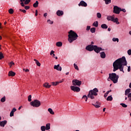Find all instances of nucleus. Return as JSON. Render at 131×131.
Segmentation results:
<instances>
[{"instance_id":"nucleus-1","label":"nucleus","mask_w":131,"mask_h":131,"mask_svg":"<svg viewBox=\"0 0 131 131\" xmlns=\"http://www.w3.org/2000/svg\"><path fill=\"white\" fill-rule=\"evenodd\" d=\"M123 65H127V62L126 61V59H125V57L124 56H123L122 58L117 59L113 63V66L114 68V72H115V71L119 69L120 71L124 73V71H123Z\"/></svg>"},{"instance_id":"nucleus-2","label":"nucleus","mask_w":131,"mask_h":131,"mask_svg":"<svg viewBox=\"0 0 131 131\" xmlns=\"http://www.w3.org/2000/svg\"><path fill=\"white\" fill-rule=\"evenodd\" d=\"M99 93V90L97 88H94L93 90H90L89 91L88 96L85 95H83L82 99H84L85 102L88 101V98H90L92 100H94V99H95V96H98V93Z\"/></svg>"},{"instance_id":"nucleus-3","label":"nucleus","mask_w":131,"mask_h":131,"mask_svg":"<svg viewBox=\"0 0 131 131\" xmlns=\"http://www.w3.org/2000/svg\"><path fill=\"white\" fill-rule=\"evenodd\" d=\"M68 33V40L70 43L74 40H76V39L78 37L77 34L72 30H70Z\"/></svg>"},{"instance_id":"nucleus-4","label":"nucleus","mask_w":131,"mask_h":131,"mask_svg":"<svg viewBox=\"0 0 131 131\" xmlns=\"http://www.w3.org/2000/svg\"><path fill=\"white\" fill-rule=\"evenodd\" d=\"M109 78L114 82V83H117L119 76L116 75L115 73L109 74Z\"/></svg>"},{"instance_id":"nucleus-5","label":"nucleus","mask_w":131,"mask_h":131,"mask_svg":"<svg viewBox=\"0 0 131 131\" xmlns=\"http://www.w3.org/2000/svg\"><path fill=\"white\" fill-rule=\"evenodd\" d=\"M107 20L108 21H112L113 22H114V23H116V24H119V22L118 21V18L116 17L115 18V16H108L107 17Z\"/></svg>"},{"instance_id":"nucleus-6","label":"nucleus","mask_w":131,"mask_h":131,"mask_svg":"<svg viewBox=\"0 0 131 131\" xmlns=\"http://www.w3.org/2000/svg\"><path fill=\"white\" fill-rule=\"evenodd\" d=\"M31 106H33V107H36L37 108L38 107H39L40 106L41 103L40 101L37 99H35L34 101L30 102Z\"/></svg>"},{"instance_id":"nucleus-7","label":"nucleus","mask_w":131,"mask_h":131,"mask_svg":"<svg viewBox=\"0 0 131 131\" xmlns=\"http://www.w3.org/2000/svg\"><path fill=\"white\" fill-rule=\"evenodd\" d=\"M120 11H121V8L118 7L117 6H115L114 7L113 13L117 14H119L120 13Z\"/></svg>"},{"instance_id":"nucleus-8","label":"nucleus","mask_w":131,"mask_h":131,"mask_svg":"<svg viewBox=\"0 0 131 131\" xmlns=\"http://www.w3.org/2000/svg\"><path fill=\"white\" fill-rule=\"evenodd\" d=\"M93 51L95 52V53H97V54H99L100 53V51H104V49H102L101 47H98L97 46L94 45V48Z\"/></svg>"},{"instance_id":"nucleus-9","label":"nucleus","mask_w":131,"mask_h":131,"mask_svg":"<svg viewBox=\"0 0 131 131\" xmlns=\"http://www.w3.org/2000/svg\"><path fill=\"white\" fill-rule=\"evenodd\" d=\"M73 85H78V86H79L81 85V81H79L77 79H75L72 81Z\"/></svg>"},{"instance_id":"nucleus-10","label":"nucleus","mask_w":131,"mask_h":131,"mask_svg":"<svg viewBox=\"0 0 131 131\" xmlns=\"http://www.w3.org/2000/svg\"><path fill=\"white\" fill-rule=\"evenodd\" d=\"M70 88L72 91H73V92H76L77 93H78V92H80V88H79V87L75 86H71Z\"/></svg>"},{"instance_id":"nucleus-11","label":"nucleus","mask_w":131,"mask_h":131,"mask_svg":"<svg viewBox=\"0 0 131 131\" xmlns=\"http://www.w3.org/2000/svg\"><path fill=\"white\" fill-rule=\"evenodd\" d=\"M94 47L95 45H88L86 47L85 50L89 52H92V51H94Z\"/></svg>"},{"instance_id":"nucleus-12","label":"nucleus","mask_w":131,"mask_h":131,"mask_svg":"<svg viewBox=\"0 0 131 131\" xmlns=\"http://www.w3.org/2000/svg\"><path fill=\"white\" fill-rule=\"evenodd\" d=\"M79 7H88V4L85 3V2L83 1H81L79 4H78Z\"/></svg>"},{"instance_id":"nucleus-13","label":"nucleus","mask_w":131,"mask_h":131,"mask_svg":"<svg viewBox=\"0 0 131 131\" xmlns=\"http://www.w3.org/2000/svg\"><path fill=\"white\" fill-rule=\"evenodd\" d=\"M54 69H56L58 71H62V67L60 66V64L55 65L54 66Z\"/></svg>"},{"instance_id":"nucleus-14","label":"nucleus","mask_w":131,"mask_h":131,"mask_svg":"<svg viewBox=\"0 0 131 131\" xmlns=\"http://www.w3.org/2000/svg\"><path fill=\"white\" fill-rule=\"evenodd\" d=\"M92 105L95 107V108H100L101 107V103L99 102H96V103H92Z\"/></svg>"},{"instance_id":"nucleus-15","label":"nucleus","mask_w":131,"mask_h":131,"mask_svg":"<svg viewBox=\"0 0 131 131\" xmlns=\"http://www.w3.org/2000/svg\"><path fill=\"white\" fill-rule=\"evenodd\" d=\"M56 15L59 16H63V15H64V12H63V11L58 10L56 12Z\"/></svg>"},{"instance_id":"nucleus-16","label":"nucleus","mask_w":131,"mask_h":131,"mask_svg":"<svg viewBox=\"0 0 131 131\" xmlns=\"http://www.w3.org/2000/svg\"><path fill=\"white\" fill-rule=\"evenodd\" d=\"M7 120H4L3 121H0V126H2L3 127H5V125L7 124Z\"/></svg>"},{"instance_id":"nucleus-17","label":"nucleus","mask_w":131,"mask_h":131,"mask_svg":"<svg viewBox=\"0 0 131 131\" xmlns=\"http://www.w3.org/2000/svg\"><path fill=\"white\" fill-rule=\"evenodd\" d=\"M16 75V73L13 72V71H10L8 73V76H15Z\"/></svg>"},{"instance_id":"nucleus-18","label":"nucleus","mask_w":131,"mask_h":131,"mask_svg":"<svg viewBox=\"0 0 131 131\" xmlns=\"http://www.w3.org/2000/svg\"><path fill=\"white\" fill-rule=\"evenodd\" d=\"M100 57L102 59H105V58H106V54H105L104 52H102L100 53Z\"/></svg>"},{"instance_id":"nucleus-19","label":"nucleus","mask_w":131,"mask_h":131,"mask_svg":"<svg viewBox=\"0 0 131 131\" xmlns=\"http://www.w3.org/2000/svg\"><path fill=\"white\" fill-rule=\"evenodd\" d=\"M43 87L47 89H50L51 88V85H49V83L46 82L43 84Z\"/></svg>"},{"instance_id":"nucleus-20","label":"nucleus","mask_w":131,"mask_h":131,"mask_svg":"<svg viewBox=\"0 0 131 131\" xmlns=\"http://www.w3.org/2000/svg\"><path fill=\"white\" fill-rule=\"evenodd\" d=\"M101 27L102 28V29H107V28H108V26L105 24H103L101 25Z\"/></svg>"},{"instance_id":"nucleus-21","label":"nucleus","mask_w":131,"mask_h":131,"mask_svg":"<svg viewBox=\"0 0 131 131\" xmlns=\"http://www.w3.org/2000/svg\"><path fill=\"white\" fill-rule=\"evenodd\" d=\"M48 111L50 113V114H52V115H54V114H55V113L54 112V111H53V110L51 108H48Z\"/></svg>"},{"instance_id":"nucleus-22","label":"nucleus","mask_w":131,"mask_h":131,"mask_svg":"<svg viewBox=\"0 0 131 131\" xmlns=\"http://www.w3.org/2000/svg\"><path fill=\"white\" fill-rule=\"evenodd\" d=\"M129 93H130V89L126 90L125 91V95L127 96V94H129Z\"/></svg>"},{"instance_id":"nucleus-23","label":"nucleus","mask_w":131,"mask_h":131,"mask_svg":"<svg viewBox=\"0 0 131 131\" xmlns=\"http://www.w3.org/2000/svg\"><path fill=\"white\" fill-rule=\"evenodd\" d=\"M46 128V130H49V129H50V128H51V124H50V123L47 124Z\"/></svg>"},{"instance_id":"nucleus-24","label":"nucleus","mask_w":131,"mask_h":131,"mask_svg":"<svg viewBox=\"0 0 131 131\" xmlns=\"http://www.w3.org/2000/svg\"><path fill=\"white\" fill-rule=\"evenodd\" d=\"M56 45L57 47H62V42H61V41L57 42Z\"/></svg>"},{"instance_id":"nucleus-25","label":"nucleus","mask_w":131,"mask_h":131,"mask_svg":"<svg viewBox=\"0 0 131 131\" xmlns=\"http://www.w3.org/2000/svg\"><path fill=\"white\" fill-rule=\"evenodd\" d=\"M38 1H36V2L33 4L34 8H37L38 7Z\"/></svg>"},{"instance_id":"nucleus-26","label":"nucleus","mask_w":131,"mask_h":131,"mask_svg":"<svg viewBox=\"0 0 131 131\" xmlns=\"http://www.w3.org/2000/svg\"><path fill=\"white\" fill-rule=\"evenodd\" d=\"M93 25L95 26V27H98V26H99V23L98 21H96L93 23Z\"/></svg>"},{"instance_id":"nucleus-27","label":"nucleus","mask_w":131,"mask_h":131,"mask_svg":"<svg viewBox=\"0 0 131 131\" xmlns=\"http://www.w3.org/2000/svg\"><path fill=\"white\" fill-rule=\"evenodd\" d=\"M90 31L92 33H95L96 32V28H92L90 29Z\"/></svg>"},{"instance_id":"nucleus-28","label":"nucleus","mask_w":131,"mask_h":131,"mask_svg":"<svg viewBox=\"0 0 131 131\" xmlns=\"http://www.w3.org/2000/svg\"><path fill=\"white\" fill-rule=\"evenodd\" d=\"M106 100L107 101H112V100H113V98L112 97V96L111 95L107 97Z\"/></svg>"},{"instance_id":"nucleus-29","label":"nucleus","mask_w":131,"mask_h":131,"mask_svg":"<svg viewBox=\"0 0 131 131\" xmlns=\"http://www.w3.org/2000/svg\"><path fill=\"white\" fill-rule=\"evenodd\" d=\"M105 1V5H109L111 3V0H103Z\"/></svg>"},{"instance_id":"nucleus-30","label":"nucleus","mask_w":131,"mask_h":131,"mask_svg":"<svg viewBox=\"0 0 131 131\" xmlns=\"http://www.w3.org/2000/svg\"><path fill=\"white\" fill-rule=\"evenodd\" d=\"M14 65H15V63L13 62V61L9 63V66H10V68H12V67L14 66Z\"/></svg>"},{"instance_id":"nucleus-31","label":"nucleus","mask_w":131,"mask_h":131,"mask_svg":"<svg viewBox=\"0 0 131 131\" xmlns=\"http://www.w3.org/2000/svg\"><path fill=\"white\" fill-rule=\"evenodd\" d=\"M1 101L2 103H4V102H6V97L4 96V97H3L2 98H1Z\"/></svg>"},{"instance_id":"nucleus-32","label":"nucleus","mask_w":131,"mask_h":131,"mask_svg":"<svg viewBox=\"0 0 131 131\" xmlns=\"http://www.w3.org/2000/svg\"><path fill=\"white\" fill-rule=\"evenodd\" d=\"M30 2H31V1L30 0H26L25 1V3L24 4V5H28V4L30 3Z\"/></svg>"},{"instance_id":"nucleus-33","label":"nucleus","mask_w":131,"mask_h":131,"mask_svg":"<svg viewBox=\"0 0 131 131\" xmlns=\"http://www.w3.org/2000/svg\"><path fill=\"white\" fill-rule=\"evenodd\" d=\"M120 105H121L122 106V107H123L124 108H126V107H127V105H126L123 103H120Z\"/></svg>"},{"instance_id":"nucleus-34","label":"nucleus","mask_w":131,"mask_h":131,"mask_svg":"<svg viewBox=\"0 0 131 131\" xmlns=\"http://www.w3.org/2000/svg\"><path fill=\"white\" fill-rule=\"evenodd\" d=\"M52 85H54V86L58 85V84H59V82H52Z\"/></svg>"},{"instance_id":"nucleus-35","label":"nucleus","mask_w":131,"mask_h":131,"mask_svg":"<svg viewBox=\"0 0 131 131\" xmlns=\"http://www.w3.org/2000/svg\"><path fill=\"white\" fill-rule=\"evenodd\" d=\"M97 18H101L102 17V14H101V13L100 12H98L97 13Z\"/></svg>"},{"instance_id":"nucleus-36","label":"nucleus","mask_w":131,"mask_h":131,"mask_svg":"<svg viewBox=\"0 0 131 131\" xmlns=\"http://www.w3.org/2000/svg\"><path fill=\"white\" fill-rule=\"evenodd\" d=\"M4 54H3V53L0 52V60L4 59Z\"/></svg>"},{"instance_id":"nucleus-37","label":"nucleus","mask_w":131,"mask_h":131,"mask_svg":"<svg viewBox=\"0 0 131 131\" xmlns=\"http://www.w3.org/2000/svg\"><path fill=\"white\" fill-rule=\"evenodd\" d=\"M26 0H20L21 2V7H25V5H24V3H23V2H25Z\"/></svg>"},{"instance_id":"nucleus-38","label":"nucleus","mask_w":131,"mask_h":131,"mask_svg":"<svg viewBox=\"0 0 131 131\" xmlns=\"http://www.w3.org/2000/svg\"><path fill=\"white\" fill-rule=\"evenodd\" d=\"M9 14H13L14 13V10L13 9L11 8L9 10Z\"/></svg>"},{"instance_id":"nucleus-39","label":"nucleus","mask_w":131,"mask_h":131,"mask_svg":"<svg viewBox=\"0 0 131 131\" xmlns=\"http://www.w3.org/2000/svg\"><path fill=\"white\" fill-rule=\"evenodd\" d=\"M31 97H32L31 95H29V96L28 97V101L29 102H31V101H32Z\"/></svg>"},{"instance_id":"nucleus-40","label":"nucleus","mask_w":131,"mask_h":131,"mask_svg":"<svg viewBox=\"0 0 131 131\" xmlns=\"http://www.w3.org/2000/svg\"><path fill=\"white\" fill-rule=\"evenodd\" d=\"M46 128L45 126H41V131H46Z\"/></svg>"},{"instance_id":"nucleus-41","label":"nucleus","mask_w":131,"mask_h":131,"mask_svg":"<svg viewBox=\"0 0 131 131\" xmlns=\"http://www.w3.org/2000/svg\"><path fill=\"white\" fill-rule=\"evenodd\" d=\"M113 41H117V42H118L119 41V39L117 38H113Z\"/></svg>"},{"instance_id":"nucleus-42","label":"nucleus","mask_w":131,"mask_h":131,"mask_svg":"<svg viewBox=\"0 0 131 131\" xmlns=\"http://www.w3.org/2000/svg\"><path fill=\"white\" fill-rule=\"evenodd\" d=\"M74 67L76 70H79V69L78 68V67L77 66V65H76V64H74Z\"/></svg>"},{"instance_id":"nucleus-43","label":"nucleus","mask_w":131,"mask_h":131,"mask_svg":"<svg viewBox=\"0 0 131 131\" xmlns=\"http://www.w3.org/2000/svg\"><path fill=\"white\" fill-rule=\"evenodd\" d=\"M47 22H48V23H49V24H53V23H54V21L51 20V19H48L47 20Z\"/></svg>"},{"instance_id":"nucleus-44","label":"nucleus","mask_w":131,"mask_h":131,"mask_svg":"<svg viewBox=\"0 0 131 131\" xmlns=\"http://www.w3.org/2000/svg\"><path fill=\"white\" fill-rule=\"evenodd\" d=\"M19 11L23 12V13H24L25 14L26 13V10L25 9H19Z\"/></svg>"},{"instance_id":"nucleus-45","label":"nucleus","mask_w":131,"mask_h":131,"mask_svg":"<svg viewBox=\"0 0 131 131\" xmlns=\"http://www.w3.org/2000/svg\"><path fill=\"white\" fill-rule=\"evenodd\" d=\"M127 54H128V55H129V56H130V55H131V50L130 49H129L127 51Z\"/></svg>"},{"instance_id":"nucleus-46","label":"nucleus","mask_w":131,"mask_h":131,"mask_svg":"<svg viewBox=\"0 0 131 131\" xmlns=\"http://www.w3.org/2000/svg\"><path fill=\"white\" fill-rule=\"evenodd\" d=\"M128 98L129 101H131V93H129V94L128 95Z\"/></svg>"},{"instance_id":"nucleus-47","label":"nucleus","mask_w":131,"mask_h":131,"mask_svg":"<svg viewBox=\"0 0 131 131\" xmlns=\"http://www.w3.org/2000/svg\"><path fill=\"white\" fill-rule=\"evenodd\" d=\"M25 10H29L30 9V6H24Z\"/></svg>"},{"instance_id":"nucleus-48","label":"nucleus","mask_w":131,"mask_h":131,"mask_svg":"<svg viewBox=\"0 0 131 131\" xmlns=\"http://www.w3.org/2000/svg\"><path fill=\"white\" fill-rule=\"evenodd\" d=\"M16 111H17V109H16V108H13L11 111V112H12L13 113L16 112Z\"/></svg>"},{"instance_id":"nucleus-49","label":"nucleus","mask_w":131,"mask_h":131,"mask_svg":"<svg viewBox=\"0 0 131 131\" xmlns=\"http://www.w3.org/2000/svg\"><path fill=\"white\" fill-rule=\"evenodd\" d=\"M120 12H123L124 13H125V12H126V10H125V9H121V8Z\"/></svg>"},{"instance_id":"nucleus-50","label":"nucleus","mask_w":131,"mask_h":131,"mask_svg":"<svg viewBox=\"0 0 131 131\" xmlns=\"http://www.w3.org/2000/svg\"><path fill=\"white\" fill-rule=\"evenodd\" d=\"M108 94H109V92H106V93L104 95V98H107V96H108Z\"/></svg>"},{"instance_id":"nucleus-51","label":"nucleus","mask_w":131,"mask_h":131,"mask_svg":"<svg viewBox=\"0 0 131 131\" xmlns=\"http://www.w3.org/2000/svg\"><path fill=\"white\" fill-rule=\"evenodd\" d=\"M36 65H37V66H40V65H41V64L40 63V62H39V61H37L36 62Z\"/></svg>"},{"instance_id":"nucleus-52","label":"nucleus","mask_w":131,"mask_h":131,"mask_svg":"<svg viewBox=\"0 0 131 131\" xmlns=\"http://www.w3.org/2000/svg\"><path fill=\"white\" fill-rule=\"evenodd\" d=\"M10 117H12V116H14V113H13L12 112H11L10 114Z\"/></svg>"},{"instance_id":"nucleus-53","label":"nucleus","mask_w":131,"mask_h":131,"mask_svg":"<svg viewBox=\"0 0 131 131\" xmlns=\"http://www.w3.org/2000/svg\"><path fill=\"white\" fill-rule=\"evenodd\" d=\"M23 70H24V71H25V72H29V70L28 69H24Z\"/></svg>"},{"instance_id":"nucleus-54","label":"nucleus","mask_w":131,"mask_h":131,"mask_svg":"<svg viewBox=\"0 0 131 131\" xmlns=\"http://www.w3.org/2000/svg\"><path fill=\"white\" fill-rule=\"evenodd\" d=\"M90 29H91V26H87V27H86L87 31H89V30H90Z\"/></svg>"},{"instance_id":"nucleus-55","label":"nucleus","mask_w":131,"mask_h":131,"mask_svg":"<svg viewBox=\"0 0 131 131\" xmlns=\"http://www.w3.org/2000/svg\"><path fill=\"white\" fill-rule=\"evenodd\" d=\"M54 53H55V51L52 50L50 52L51 56H52V55H54Z\"/></svg>"},{"instance_id":"nucleus-56","label":"nucleus","mask_w":131,"mask_h":131,"mask_svg":"<svg viewBox=\"0 0 131 131\" xmlns=\"http://www.w3.org/2000/svg\"><path fill=\"white\" fill-rule=\"evenodd\" d=\"M127 71H128V72H129L130 71V66L128 67Z\"/></svg>"},{"instance_id":"nucleus-57","label":"nucleus","mask_w":131,"mask_h":131,"mask_svg":"<svg viewBox=\"0 0 131 131\" xmlns=\"http://www.w3.org/2000/svg\"><path fill=\"white\" fill-rule=\"evenodd\" d=\"M47 16H48V13H46L43 14V17H46Z\"/></svg>"},{"instance_id":"nucleus-58","label":"nucleus","mask_w":131,"mask_h":131,"mask_svg":"<svg viewBox=\"0 0 131 131\" xmlns=\"http://www.w3.org/2000/svg\"><path fill=\"white\" fill-rule=\"evenodd\" d=\"M94 42L93 41L91 42V45H90V46H93V45H94Z\"/></svg>"},{"instance_id":"nucleus-59","label":"nucleus","mask_w":131,"mask_h":131,"mask_svg":"<svg viewBox=\"0 0 131 131\" xmlns=\"http://www.w3.org/2000/svg\"><path fill=\"white\" fill-rule=\"evenodd\" d=\"M107 30H108V31H111V28H108Z\"/></svg>"},{"instance_id":"nucleus-60","label":"nucleus","mask_w":131,"mask_h":131,"mask_svg":"<svg viewBox=\"0 0 131 131\" xmlns=\"http://www.w3.org/2000/svg\"><path fill=\"white\" fill-rule=\"evenodd\" d=\"M105 110H106V108H103V112H105Z\"/></svg>"},{"instance_id":"nucleus-61","label":"nucleus","mask_w":131,"mask_h":131,"mask_svg":"<svg viewBox=\"0 0 131 131\" xmlns=\"http://www.w3.org/2000/svg\"><path fill=\"white\" fill-rule=\"evenodd\" d=\"M52 57H53V58H55V54H52Z\"/></svg>"},{"instance_id":"nucleus-62","label":"nucleus","mask_w":131,"mask_h":131,"mask_svg":"<svg viewBox=\"0 0 131 131\" xmlns=\"http://www.w3.org/2000/svg\"><path fill=\"white\" fill-rule=\"evenodd\" d=\"M69 74V72H67L66 73V75H68Z\"/></svg>"},{"instance_id":"nucleus-63","label":"nucleus","mask_w":131,"mask_h":131,"mask_svg":"<svg viewBox=\"0 0 131 131\" xmlns=\"http://www.w3.org/2000/svg\"><path fill=\"white\" fill-rule=\"evenodd\" d=\"M34 61H35L36 62H37L38 60H37V59H34Z\"/></svg>"},{"instance_id":"nucleus-64","label":"nucleus","mask_w":131,"mask_h":131,"mask_svg":"<svg viewBox=\"0 0 131 131\" xmlns=\"http://www.w3.org/2000/svg\"><path fill=\"white\" fill-rule=\"evenodd\" d=\"M129 34H130V35H131V31L129 32Z\"/></svg>"}]
</instances>
